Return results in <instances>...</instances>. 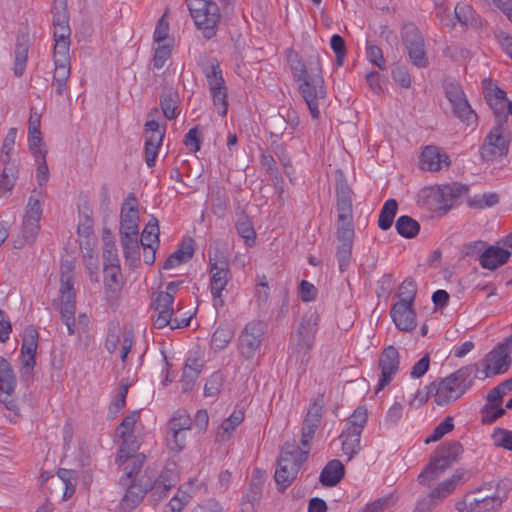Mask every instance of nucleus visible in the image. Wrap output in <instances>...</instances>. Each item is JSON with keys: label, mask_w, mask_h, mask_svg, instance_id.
Returning a JSON list of instances; mask_svg holds the SVG:
<instances>
[{"label": "nucleus", "mask_w": 512, "mask_h": 512, "mask_svg": "<svg viewBox=\"0 0 512 512\" xmlns=\"http://www.w3.org/2000/svg\"><path fill=\"white\" fill-rule=\"evenodd\" d=\"M35 355H20V377L21 380L29 383L34 377Z\"/></svg>", "instance_id": "6e6d98bb"}, {"label": "nucleus", "mask_w": 512, "mask_h": 512, "mask_svg": "<svg viewBox=\"0 0 512 512\" xmlns=\"http://www.w3.org/2000/svg\"><path fill=\"white\" fill-rule=\"evenodd\" d=\"M511 253L498 246L488 247L480 256V264L482 267L494 270L499 266L505 264Z\"/></svg>", "instance_id": "cd10ccee"}, {"label": "nucleus", "mask_w": 512, "mask_h": 512, "mask_svg": "<svg viewBox=\"0 0 512 512\" xmlns=\"http://www.w3.org/2000/svg\"><path fill=\"white\" fill-rule=\"evenodd\" d=\"M322 411V405L316 402L312 403L303 421V425L318 428L321 424Z\"/></svg>", "instance_id": "69168bd1"}, {"label": "nucleus", "mask_w": 512, "mask_h": 512, "mask_svg": "<svg viewBox=\"0 0 512 512\" xmlns=\"http://www.w3.org/2000/svg\"><path fill=\"white\" fill-rule=\"evenodd\" d=\"M136 198L129 195L121 209L120 215V234L138 235L139 234V214L136 206Z\"/></svg>", "instance_id": "4be33fe9"}, {"label": "nucleus", "mask_w": 512, "mask_h": 512, "mask_svg": "<svg viewBox=\"0 0 512 512\" xmlns=\"http://www.w3.org/2000/svg\"><path fill=\"white\" fill-rule=\"evenodd\" d=\"M381 377L377 391L383 389L393 379L399 369V352L394 346L386 347L379 359Z\"/></svg>", "instance_id": "aec40b11"}, {"label": "nucleus", "mask_w": 512, "mask_h": 512, "mask_svg": "<svg viewBox=\"0 0 512 512\" xmlns=\"http://www.w3.org/2000/svg\"><path fill=\"white\" fill-rule=\"evenodd\" d=\"M442 164L446 167L450 165V159L447 154L441 153L436 146L429 145L424 148L420 156V165L423 170L436 172L441 170Z\"/></svg>", "instance_id": "a878e982"}, {"label": "nucleus", "mask_w": 512, "mask_h": 512, "mask_svg": "<svg viewBox=\"0 0 512 512\" xmlns=\"http://www.w3.org/2000/svg\"><path fill=\"white\" fill-rule=\"evenodd\" d=\"M160 106L164 116L169 119H175L178 114V96L176 93L168 92L160 96Z\"/></svg>", "instance_id": "a18cd8bd"}, {"label": "nucleus", "mask_w": 512, "mask_h": 512, "mask_svg": "<svg viewBox=\"0 0 512 512\" xmlns=\"http://www.w3.org/2000/svg\"><path fill=\"white\" fill-rule=\"evenodd\" d=\"M145 162L148 167L155 165L158 150L162 145L165 131L159 129V123L154 119L148 120L145 124Z\"/></svg>", "instance_id": "6ab92c4d"}, {"label": "nucleus", "mask_w": 512, "mask_h": 512, "mask_svg": "<svg viewBox=\"0 0 512 512\" xmlns=\"http://www.w3.org/2000/svg\"><path fill=\"white\" fill-rule=\"evenodd\" d=\"M512 351L510 343H500L494 350L486 355L483 360V370L481 371L482 379L491 375L505 373L511 364L509 352Z\"/></svg>", "instance_id": "dca6fc26"}, {"label": "nucleus", "mask_w": 512, "mask_h": 512, "mask_svg": "<svg viewBox=\"0 0 512 512\" xmlns=\"http://www.w3.org/2000/svg\"><path fill=\"white\" fill-rule=\"evenodd\" d=\"M126 489L122 497L119 508L123 512H131L143 500L146 493H148L149 483L146 482V473L141 475L137 480H130L127 484H120Z\"/></svg>", "instance_id": "a211bd4d"}, {"label": "nucleus", "mask_w": 512, "mask_h": 512, "mask_svg": "<svg viewBox=\"0 0 512 512\" xmlns=\"http://www.w3.org/2000/svg\"><path fill=\"white\" fill-rule=\"evenodd\" d=\"M190 500L191 495L179 488L176 494L164 506L162 512H182Z\"/></svg>", "instance_id": "09e8293b"}, {"label": "nucleus", "mask_w": 512, "mask_h": 512, "mask_svg": "<svg viewBox=\"0 0 512 512\" xmlns=\"http://www.w3.org/2000/svg\"><path fill=\"white\" fill-rule=\"evenodd\" d=\"M178 481L179 473L175 463L167 464L156 479L146 473V482L149 483V496L154 502L161 501Z\"/></svg>", "instance_id": "2eb2a0df"}, {"label": "nucleus", "mask_w": 512, "mask_h": 512, "mask_svg": "<svg viewBox=\"0 0 512 512\" xmlns=\"http://www.w3.org/2000/svg\"><path fill=\"white\" fill-rule=\"evenodd\" d=\"M122 274L120 265H105L104 267V293L108 302L112 303L118 298L121 290Z\"/></svg>", "instance_id": "393cba45"}, {"label": "nucleus", "mask_w": 512, "mask_h": 512, "mask_svg": "<svg viewBox=\"0 0 512 512\" xmlns=\"http://www.w3.org/2000/svg\"><path fill=\"white\" fill-rule=\"evenodd\" d=\"M393 322L401 331H411L416 327L413 306L395 303L390 311Z\"/></svg>", "instance_id": "bb28decb"}, {"label": "nucleus", "mask_w": 512, "mask_h": 512, "mask_svg": "<svg viewBox=\"0 0 512 512\" xmlns=\"http://www.w3.org/2000/svg\"><path fill=\"white\" fill-rule=\"evenodd\" d=\"M16 376L10 363L0 356V391L10 396L16 388Z\"/></svg>", "instance_id": "e433bc0d"}, {"label": "nucleus", "mask_w": 512, "mask_h": 512, "mask_svg": "<svg viewBox=\"0 0 512 512\" xmlns=\"http://www.w3.org/2000/svg\"><path fill=\"white\" fill-rule=\"evenodd\" d=\"M187 432L188 431L169 430L168 429L167 441H168L169 448L176 452L182 451L186 446Z\"/></svg>", "instance_id": "052dcab7"}, {"label": "nucleus", "mask_w": 512, "mask_h": 512, "mask_svg": "<svg viewBox=\"0 0 512 512\" xmlns=\"http://www.w3.org/2000/svg\"><path fill=\"white\" fill-rule=\"evenodd\" d=\"M493 487L483 486L467 493L463 499L455 504L458 512H494L500 508L503 502L497 491H492Z\"/></svg>", "instance_id": "39448f33"}, {"label": "nucleus", "mask_w": 512, "mask_h": 512, "mask_svg": "<svg viewBox=\"0 0 512 512\" xmlns=\"http://www.w3.org/2000/svg\"><path fill=\"white\" fill-rule=\"evenodd\" d=\"M236 229L239 233V235L245 239V241L248 243L249 241L254 242L256 233L252 226V223L247 215H240L237 223H236Z\"/></svg>", "instance_id": "13d9d810"}, {"label": "nucleus", "mask_w": 512, "mask_h": 512, "mask_svg": "<svg viewBox=\"0 0 512 512\" xmlns=\"http://www.w3.org/2000/svg\"><path fill=\"white\" fill-rule=\"evenodd\" d=\"M35 160L38 162L36 170V180L39 186H43L48 182L49 179V168L46 162L47 150H37L32 152Z\"/></svg>", "instance_id": "8fccbe9b"}, {"label": "nucleus", "mask_w": 512, "mask_h": 512, "mask_svg": "<svg viewBox=\"0 0 512 512\" xmlns=\"http://www.w3.org/2000/svg\"><path fill=\"white\" fill-rule=\"evenodd\" d=\"M202 364L197 359H188L181 377V387L184 393L190 392L200 375Z\"/></svg>", "instance_id": "473e14b6"}, {"label": "nucleus", "mask_w": 512, "mask_h": 512, "mask_svg": "<svg viewBox=\"0 0 512 512\" xmlns=\"http://www.w3.org/2000/svg\"><path fill=\"white\" fill-rule=\"evenodd\" d=\"M344 465L341 461L334 459L323 468L319 480L323 486L333 487L337 485L344 476Z\"/></svg>", "instance_id": "2f4dec72"}, {"label": "nucleus", "mask_w": 512, "mask_h": 512, "mask_svg": "<svg viewBox=\"0 0 512 512\" xmlns=\"http://www.w3.org/2000/svg\"><path fill=\"white\" fill-rule=\"evenodd\" d=\"M145 462V455L143 453H134L128 464L125 466V474L120 478L119 484H127L130 480H137L140 469Z\"/></svg>", "instance_id": "a19ab883"}, {"label": "nucleus", "mask_w": 512, "mask_h": 512, "mask_svg": "<svg viewBox=\"0 0 512 512\" xmlns=\"http://www.w3.org/2000/svg\"><path fill=\"white\" fill-rule=\"evenodd\" d=\"M121 244L123 254L131 265H137L140 262V246L138 235H121Z\"/></svg>", "instance_id": "ea45409f"}, {"label": "nucleus", "mask_w": 512, "mask_h": 512, "mask_svg": "<svg viewBox=\"0 0 512 512\" xmlns=\"http://www.w3.org/2000/svg\"><path fill=\"white\" fill-rule=\"evenodd\" d=\"M398 204L395 199H388L379 214L378 225L382 230H388L396 216Z\"/></svg>", "instance_id": "c03bdc74"}, {"label": "nucleus", "mask_w": 512, "mask_h": 512, "mask_svg": "<svg viewBox=\"0 0 512 512\" xmlns=\"http://www.w3.org/2000/svg\"><path fill=\"white\" fill-rule=\"evenodd\" d=\"M500 117L496 126L491 129L486 136L485 141L480 149L481 158L486 161H494L498 157H502L508 152L510 133L504 126Z\"/></svg>", "instance_id": "6e6552de"}, {"label": "nucleus", "mask_w": 512, "mask_h": 512, "mask_svg": "<svg viewBox=\"0 0 512 512\" xmlns=\"http://www.w3.org/2000/svg\"><path fill=\"white\" fill-rule=\"evenodd\" d=\"M397 232L405 238H413L419 232L420 226L416 220L410 216H401L395 224Z\"/></svg>", "instance_id": "de8ad7c7"}, {"label": "nucleus", "mask_w": 512, "mask_h": 512, "mask_svg": "<svg viewBox=\"0 0 512 512\" xmlns=\"http://www.w3.org/2000/svg\"><path fill=\"white\" fill-rule=\"evenodd\" d=\"M40 220L24 216L22 225V234L25 241L29 244L34 243L40 229Z\"/></svg>", "instance_id": "bf43d9fd"}, {"label": "nucleus", "mask_w": 512, "mask_h": 512, "mask_svg": "<svg viewBox=\"0 0 512 512\" xmlns=\"http://www.w3.org/2000/svg\"><path fill=\"white\" fill-rule=\"evenodd\" d=\"M194 240L189 238L184 241L180 248L171 254L164 262L163 269H172L182 263L188 262L194 255Z\"/></svg>", "instance_id": "7c9ffc66"}, {"label": "nucleus", "mask_w": 512, "mask_h": 512, "mask_svg": "<svg viewBox=\"0 0 512 512\" xmlns=\"http://www.w3.org/2000/svg\"><path fill=\"white\" fill-rule=\"evenodd\" d=\"M493 443L496 447H501L507 450L512 451V431L503 429V428H495L492 435Z\"/></svg>", "instance_id": "680f3d73"}, {"label": "nucleus", "mask_w": 512, "mask_h": 512, "mask_svg": "<svg viewBox=\"0 0 512 512\" xmlns=\"http://www.w3.org/2000/svg\"><path fill=\"white\" fill-rule=\"evenodd\" d=\"M74 269L72 261H62L60 266V315L69 335L75 334L76 293L74 290Z\"/></svg>", "instance_id": "f03ea898"}, {"label": "nucleus", "mask_w": 512, "mask_h": 512, "mask_svg": "<svg viewBox=\"0 0 512 512\" xmlns=\"http://www.w3.org/2000/svg\"><path fill=\"white\" fill-rule=\"evenodd\" d=\"M308 451L300 450L294 443H285L278 459L275 481L279 490H285L297 477L302 463L307 459Z\"/></svg>", "instance_id": "7ed1b4c3"}, {"label": "nucleus", "mask_w": 512, "mask_h": 512, "mask_svg": "<svg viewBox=\"0 0 512 512\" xmlns=\"http://www.w3.org/2000/svg\"><path fill=\"white\" fill-rule=\"evenodd\" d=\"M417 293L416 283L412 280H405L399 287V301L409 306H413L415 296Z\"/></svg>", "instance_id": "5fc2aeb1"}, {"label": "nucleus", "mask_w": 512, "mask_h": 512, "mask_svg": "<svg viewBox=\"0 0 512 512\" xmlns=\"http://www.w3.org/2000/svg\"><path fill=\"white\" fill-rule=\"evenodd\" d=\"M196 27L202 31L205 38L211 39L216 35L221 19L218 5L211 2H198L188 7Z\"/></svg>", "instance_id": "0eeeda50"}, {"label": "nucleus", "mask_w": 512, "mask_h": 512, "mask_svg": "<svg viewBox=\"0 0 512 512\" xmlns=\"http://www.w3.org/2000/svg\"><path fill=\"white\" fill-rule=\"evenodd\" d=\"M484 95L487 103L494 111L496 120L499 122L500 117L502 122L507 121L506 110V93L495 85L491 79H484L483 82Z\"/></svg>", "instance_id": "412c9836"}, {"label": "nucleus", "mask_w": 512, "mask_h": 512, "mask_svg": "<svg viewBox=\"0 0 512 512\" xmlns=\"http://www.w3.org/2000/svg\"><path fill=\"white\" fill-rule=\"evenodd\" d=\"M29 39L27 35L17 37L14 49V67L13 73L15 77H21L26 69L28 60Z\"/></svg>", "instance_id": "c756f323"}, {"label": "nucleus", "mask_w": 512, "mask_h": 512, "mask_svg": "<svg viewBox=\"0 0 512 512\" xmlns=\"http://www.w3.org/2000/svg\"><path fill=\"white\" fill-rule=\"evenodd\" d=\"M286 121L283 117L280 115L275 116L272 118V124H273V130L271 131V138L274 140L272 141V145L274 147V153L278 157L280 163L284 167V172L288 177H291L293 172V167L290 162V157L286 151V148L284 145L277 143V139H279L284 133H283V127L285 125ZM292 180V178H290Z\"/></svg>", "instance_id": "5701e85b"}, {"label": "nucleus", "mask_w": 512, "mask_h": 512, "mask_svg": "<svg viewBox=\"0 0 512 512\" xmlns=\"http://www.w3.org/2000/svg\"><path fill=\"white\" fill-rule=\"evenodd\" d=\"M17 135V129L16 128H10L8 130V133L3 141L2 148H1V155L0 160L3 164H9L10 163V153L12 152L16 140Z\"/></svg>", "instance_id": "0e129e2a"}, {"label": "nucleus", "mask_w": 512, "mask_h": 512, "mask_svg": "<svg viewBox=\"0 0 512 512\" xmlns=\"http://www.w3.org/2000/svg\"><path fill=\"white\" fill-rule=\"evenodd\" d=\"M317 330V316L314 314L305 315L298 328V335L303 345L309 349L312 346L314 335Z\"/></svg>", "instance_id": "4c0bfd02"}, {"label": "nucleus", "mask_w": 512, "mask_h": 512, "mask_svg": "<svg viewBox=\"0 0 512 512\" xmlns=\"http://www.w3.org/2000/svg\"><path fill=\"white\" fill-rule=\"evenodd\" d=\"M352 191L347 181L341 177L336 182L337 198V229L336 238V259L341 272L348 269L352 259V247L354 240L353 205L351 199Z\"/></svg>", "instance_id": "f257e3e1"}, {"label": "nucleus", "mask_w": 512, "mask_h": 512, "mask_svg": "<svg viewBox=\"0 0 512 512\" xmlns=\"http://www.w3.org/2000/svg\"><path fill=\"white\" fill-rule=\"evenodd\" d=\"M427 392L419 398L420 404L426 402L430 396H434L437 405H448L459 399L465 391L449 376L439 382H432L426 386Z\"/></svg>", "instance_id": "9b49d317"}, {"label": "nucleus", "mask_w": 512, "mask_h": 512, "mask_svg": "<svg viewBox=\"0 0 512 512\" xmlns=\"http://www.w3.org/2000/svg\"><path fill=\"white\" fill-rule=\"evenodd\" d=\"M366 423L367 410L364 407H358L350 416L345 429L361 434Z\"/></svg>", "instance_id": "864d4df0"}, {"label": "nucleus", "mask_w": 512, "mask_h": 512, "mask_svg": "<svg viewBox=\"0 0 512 512\" xmlns=\"http://www.w3.org/2000/svg\"><path fill=\"white\" fill-rule=\"evenodd\" d=\"M394 504L392 495L384 496L366 504L361 512H384Z\"/></svg>", "instance_id": "338daca9"}, {"label": "nucleus", "mask_w": 512, "mask_h": 512, "mask_svg": "<svg viewBox=\"0 0 512 512\" xmlns=\"http://www.w3.org/2000/svg\"><path fill=\"white\" fill-rule=\"evenodd\" d=\"M192 427V419L186 411H177L168 423L169 430L189 431Z\"/></svg>", "instance_id": "4d7b16f0"}, {"label": "nucleus", "mask_w": 512, "mask_h": 512, "mask_svg": "<svg viewBox=\"0 0 512 512\" xmlns=\"http://www.w3.org/2000/svg\"><path fill=\"white\" fill-rule=\"evenodd\" d=\"M41 117L36 112H31L28 120V146L31 152L45 150L42 148L43 138L40 131Z\"/></svg>", "instance_id": "72a5a7b5"}, {"label": "nucleus", "mask_w": 512, "mask_h": 512, "mask_svg": "<svg viewBox=\"0 0 512 512\" xmlns=\"http://www.w3.org/2000/svg\"><path fill=\"white\" fill-rule=\"evenodd\" d=\"M445 95L452 106L455 117L465 123L467 126L473 125L477 121V115L469 105L462 88L453 82L445 84Z\"/></svg>", "instance_id": "ddd939ff"}, {"label": "nucleus", "mask_w": 512, "mask_h": 512, "mask_svg": "<svg viewBox=\"0 0 512 512\" xmlns=\"http://www.w3.org/2000/svg\"><path fill=\"white\" fill-rule=\"evenodd\" d=\"M454 382L466 392L473 384L474 378L478 377L482 379L481 371H479L477 365H468L458 369L456 372L449 375Z\"/></svg>", "instance_id": "c9c22d12"}, {"label": "nucleus", "mask_w": 512, "mask_h": 512, "mask_svg": "<svg viewBox=\"0 0 512 512\" xmlns=\"http://www.w3.org/2000/svg\"><path fill=\"white\" fill-rule=\"evenodd\" d=\"M210 291L215 301V306H223L222 291L231 280V271L228 260L225 257H209Z\"/></svg>", "instance_id": "9d476101"}, {"label": "nucleus", "mask_w": 512, "mask_h": 512, "mask_svg": "<svg viewBox=\"0 0 512 512\" xmlns=\"http://www.w3.org/2000/svg\"><path fill=\"white\" fill-rule=\"evenodd\" d=\"M202 71L206 77L213 104L222 117L226 116L228 110V89L216 60L209 61L203 66Z\"/></svg>", "instance_id": "423d86ee"}, {"label": "nucleus", "mask_w": 512, "mask_h": 512, "mask_svg": "<svg viewBox=\"0 0 512 512\" xmlns=\"http://www.w3.org/2000/svg\"><path fill=\"white\" fill-rule=\"evenodd\" d=\"M51 12L53 26L69 24L67 0H54Z\"/></svg>", "instance_id": "3c124183"}, {"label": "nucleus", "mask_w": 512, "mask_h": 512, "mask_svg": "<svg viewBox=\"0 0 512 512\" xmlns=\"http://www.w3.org/2000/svg\"><path fill=\"white\" fill-rule=\"evenodd\" d=\"M244 420V412L242 410H235L226 418L218 427L216 433V441L219 443H226L231 438L237 427Z\"/></svg>", "instance_id": "c85d7f7f"}, {"label": "nucleus", "mask_w": 512, "mask_h": 512, "mask_svg": "<svg viewBox=\"0 0 512 512\" xmlns=\"http://www.w3.org/2000/svg\"><path fill=\"white\" fill-rule=\"evenodd\" d=\"M456 472L449 479L439 483L429 494L417 500L412 512H432L443 500L451 495L462 479Z\"/></svg>", "instance_id": "1a4fd4ad"}, {"label": "nucleus", "mask_w": 512, "mask_h": 512, "mask_svg": "<svg viewBox=\"0 0 512 512\" xmlns=\"http://www.w3.org/2000/svg\"><path fill=\"white\" fill-rule=\"evenodd\" d=\"M265 334V324L259 320L248 322L238 337V349L246 359H252L260 350Z\"/></svg>", "instance_id": "f8f14e48"}, {"label": "nucleus", "mask_w": 512, "mask_h": 512, "mask_svg": "<svg viewBox=\"0 0 512 512\" xmlns=\"http://www.w3.org/2000/svg\"><path fill=\"white\" fill-rule=\"evenodd\" d=\"M403 43L413 65L424 68L428 65L424 38L414 25H406L403 29Z\"/></svg>", "instance_id": "f3484780"}, {"label": "nucleus", "mask_w": 512, "mask_h": 512, "mask_svg": "<svg viewBox=\"0 0 512 512\" xmlns=\"http://www.w3.org/2000/svg\"><path fill=\"white\" fill-rule=\"evenodd\" d=\"M174 297L168 293H158L152 307L157 313L154 326L158 329L165 328L172 322Z\"/></svg>", "instance_id": "b1692460"}, {"label": "nucleus", "mask_w": 512, "mask_h": 512, "mask_svg": "<svg viewBox=\"0 0 512 512\" xmlns=\"http://www.w3.org/2000/svg\"><path fill=\"white\" fill-rule=\"evenodd\" d=\"M324 81L318 74L311 75L299 84L300 92L309 108L310 114L314 119L320 117V102L325 99L326 90Z\"/></svg>", "instance_id": "4468645a"}, {"label": "nucleus", "mask_w": 512, "mask_h": 512, "mask_svg": "<svg viewBox=\"0 0 512 512\" xmlns=\"http://www.w3.org/2000/svg\"><path fill=\"white\" fill-rule=\"evenodd\" d=\"M4 165L5 167L0 178V189L11 191L17 179V169L10 164Z\"/></svg>", "instance_id": "774afa93"}, {"label": "nucleus", "mask_w": 512, "mask_h": 512, "mask_svg": "<svg viewBox=\"0 0 512 512\" xmlns=\"http://www.w3.org/2000/svg\"><path fill=\"white\" fill-rule=\"evenodd\" d=\"M140 244L143 249L154 248L159 246V224L155 217H152L146 224L141 234Z\"/></svg>", "instance_id": "58836bf2"}, {"label": "nucleus", "mask_w": 512, "mask_h": 512, "mask_svg": "<svg viewBox=\"0 0 512 512\" xmlns=\"http://www.w3.org/2000/svg\"><path fill=\"white\" fill-rule=\"evenodd\" d=\"M223 381V375L220 372H214L205 383L204 395L206 397L217 396L223 386Z\"/></svg>", "instance_id": "e2e57ef3"}, {"label": "nucleus", "mask_w": 512, "mask_h": 512, "mask_svg": "<svg viewBox=\"0 0 512 512\" xmlns=\"http://www.w3.org/2000/svg\"><path fill=\"white\" fill-rule=\"evenodd\" d=\"M102 258L104 266L110 264L120 265L117 247L108 229L104 230Z\"/></svg>", "instance_id": "79ce46f5"}, {"label": "nucleus", "mask_w": 512, "mask_h": 512, "mask_svg": "<svg viewBox=\"0 0 512 512\" xmlns=\"http://www.w3.org/2000/svg\"><path fill=\"white\" fill-rule=\"evenodd\" d=\"M234 336L233 330L228 326L218 327L212 335L211 347L215 351H221L230 343Z\"/></svg>", "instance_id": "49530a36"}, {"label": "nucleus", "mask_w": 512, "mask_h": 512, "mask_svg": "<svg viewBox=\"0 0 512 512\" xmlns=\"http://www.w3.org/2000/svg\"><path fill=\"white\" fill-rule=\"evenodd\" d=\"M37 339V330L32 326L27 327L22 339L21 355H36Z\"/></svg>", "instance_id": "603ef678"}, {"label": "nucleus", "mask_w": 512, "mask_h": 512, "mask_svg": "<svg viewBox=\"0 0 512 512\" xmlns=\"http://www.w3.org/2000/svg\"><path fill=\"white\" fill-rule=\"evenodd\" d=\"M140 418V412L139 411H132L128 416H126L122 422L120 423L117 432L119 436L122 438V440L125 441V443L132 442V450L138 449L137 441L133 435V429L136 424V422Z\"/></svg>", "instance_id": "f704fd0d"}, {"label": "nucleus", "mask_w": 512, "mask_h": 512, "mask_svg": "<svg viewBox=\"0 0 512 512\" xmlns=\"http://www.w3.org/2000/svg\"><path fill=\"white\" fill-rule=\"evenodd\" d=\"M361 434L351 430L344 429L340 438L342 439V450L350 460L360 449Z\"/></svg>", "instance_id": "37998d69"}, {"label": "nucleus", "mask_w": 512, "mask_h": 512, "mask_svg": "<svg viewBox=\"0 0 512 512\" xmlns=\"http://www.w3.org/2000/svg\"><path fill=\"white\" fill-rule=\"evenodd\" d=\"M463 448L458 441H450L439 446L426 468L419 474L418 481L426 485L436 480L446 469L459 459Z\"/></svg>", "instance_id": "20e7f679"}]
</instances>
